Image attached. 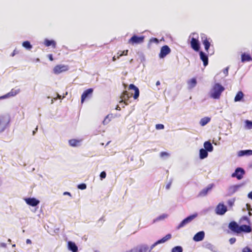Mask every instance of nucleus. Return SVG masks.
<instances>
[{"mask_svg": "<svg viewBox=\"0 0 252 252\" xmlns=\"http://www.w3.org/2000/svg\"><path fill=\"white\" fill-rule=\"evenodd\" d=\"M228 227L232 231L238 234L242 232L250 233L252 231V228L250 225L244 224L239 226L237 223L234 221H231L229 223Z\"/></svg>", "mask_w": 252, "mask_h": 252, "instance_id": "nucleus-1", "label": "nucleus"}, {"mask_svg": "<svg viewBox=\"0 0 252 252\" xmlns=\"http://www.w3.org/2000/svg\"><path fill=\"white\" fill-rule=\"evenodd\" d=\"M224 89V87L220 83H215L211 90L210 97L214 99H219Z\"/></svg>", "mask_w": 252, "mask_h": 252, "instance_id": "nucleus-2", "label": "nucleus"}, {"mask_svg": "<svg viewBox=\"0 0 252 252\" xmlns=\"http://www.w3.org/2000/svg\"><path fill=\"white\" fill-rule=\"evenodd\" d=\"M132 94H129L126 91H124L120 96V100L119 101L120 104H124V105L122 106L123 108L125 107V105H127L130 103L129 98L131 97Z\"/></svg>", "mask_w": 252, "mask_h": 252, "instance_id": "nucleus-3", "label": "nucleus"}, {"mask_svg": "<svg viewBox=\"0 0 252 252\" xmlns=\"http://www.w3.org/2000/svg\"><path fill=\"white\" fill-rule=\"evenodd\" d=\"M200 38L201 42L204 46L205 50L206 52H208L209 49L211 46V42L212 39L210 37H208L207 35L204 33L200 34Z\"/></svg>", "mask_w": 252, "mask_h": 252, "instance_id": "nucleus-4", "label": "nucleus"}, {"mask_svg": "<svg viewBox=\"0 0 252 252\" xmlns=\"http://www.w3.org/2000/svg\"><path fill=\"white\" fill-rule=\"evenodd\" d=\"M192 34L193 35H196V37L191 38L190 40V46L195 51H199L200 47L198 40V35L196 33H192Z\"/></svg>", "mask_w": 252, "mask_h": 252, "instance_id": "nucleus-5", "label": "nucleus"}, {"mask_svg": "<svg viewBox=\"0 0 252 252\" xmlns=\"http://www.w3.org/2000/svg\"><path fill=\"white\" fill-rule=\"evenodd\" d=\"M144 36L134 35L128 40V43L131 45L141 44L144 42Z\"/></svg>", "mask_w": 252, "mask_h": 252, "instance_id": "nucleus-6", "label": "nucleus"}, {"mask_svg": "<svg viewBox=\"0 0 252 252\" xmlns=\"http://www.w3.org/2000/svg\"><path fill=\"white\" fill-rule=\"evenodd\" d=\"M69 69L67 65L58 64L56 65L53 68V72L56 74H59L63 72H65Z\"/></svg>", "mask_w": 252, "mask_h": 252, "instance_id": "nucleus-7", "label": "nucleus"}, {"mask_svg": "<svg viewBox=\"0 0 252 252\" xmlns=\"http://www.w3.org/2000/svg\"><path fill=\"white\" fill-rule=\"evenodd\" d=\"M197 216V214H194L192 215H190L184 220H183L181 223L179 224L177 227V229H180V228L184 226L186 224L189 223L191 222L194 219H195Z\"/></svg>", "mask_w": 252, "mask_h": 252, "instance_id": "nucleus-8", "label": "nucleus"}, {"mask_svg": "<svg viewBox=\"0 0 252 252\" xmlns=\"http://www.w3.org/2000/svg\"><path fill=\"white\" fill-rule=\"evenodd\" d=\"M94 90L92 88L88 89L85 90L81 95V102L83 103L87 98H90L93 93Z\"/></svg>", "mask_w": 252, "mask_h": 252, "instance_id": "nucleus-9", "label": "nucleus"}, {"mask_svg": "<svg viewBox=\"0 0 252 252\" xmlns=\"http://www.w3.org/2000/svg\"><path fill=\"white\" fill-rule=\"evenodd\" d=\"M244 174V170L241 168L239 167L236 168L235 172L232 174V177H236L238 180H240L243 178Z\"/></svg>", "mask_w": 252, "mask_h": 252, "instance_id": "nucleus-10", "label": "nucleus"}, {"mask_svg": "<svg viewBox=\"0 0 252 252\" xmlns=\"http://www.w3.org/2000/svg\"><path fill=\"white\" fill-rule=\"evenodd\" d=\"M227 211V207L222 203H219L216 209V213L218 215H222Z\"/></svg>", "mask_w": 252, "mask_h": 252, "instance_id": "nucleus-11", "label": "nucleus"}, {"mask_svg": "<svg viewBox=\"0 0 252 252\" xmlns=\"http://www.w3.org/2000/svg\"><path fill=\"white\" fill-rule=\"evenodd\" d=\"M214 184H209L206 188L202 189L198 193V197H204L207 195L208 192L210 191L214 187Z\"/></svg>", "mask_w": 252, "mask_h": 252, "instance_id": "nucleus-12", "label": "nucleus"}, {"mask_svg": "<svg viewBox=\"0 0 252 252\" xmlns=\"http://www.w3.org/2000/svg\"><path fill=\"white\" fill-rule=\"evenodd\" d=\"M171 52L170 48L167 45H164L161 48L159 57L160 58H164Z\"/></svg>", "mask_w": 252, "mask_h": 252, "instance_id": "nucleus-13", "label": "nucleus"}, {"mask_svg": "<svg viewBox=\"0 0 252 252\" xmlns=\"http://www.w3.org/2000/svg\"><path fill=\"white\" fill-rule=\"evenodd\" d=\"M26 203L31 206L34 207L39 203V201L35 198H27L25 199Z\"/></svg>", "mask_w": 252, "mask_h": 252, "instance_id": "nucleus-14", "label": "nucleus"}, {"mask_svg": "<svg viewBox=\"0 0 252 252\" xmlns=\"http://www.w3.org/2000/svg\"><path fill=\"white\" fill-rule=\"evenodd\" d=\"M129 90H133L134 91V94H133V98L134 99H136L139 96V89L136 87L134 84H131L129 85L128 87Z\"/></svg>", "mask_w": 252, "mask_h": 252, "instance_id": "nucleus-15", "label": "nucleus"}, {"mask_svg": "<svg viewBox=\"0 0 252 252\" xmlns=\"http://www.w3.org/2000/svg\"><path fill=\"white\" fill-rule=\"evenodd\" d=\"M171 238V235L170 234H167L165 237H163L162 239L158 240L155 243H154L151 247V250L154 248L157 245L163 243L170 239Z\"/></svg>", "mask_w": 252, "mask_h": 252, "instance_id": "nucleus-16", "label": "nucleus"}, {"mask_svg": "<svg viewBox=\"0 0 252 252\" xmlns=\"http://www.w3.org/2000/svg\"><path fill=\"white\" fill-rule=\"evenodd\" d=\"M7 120L3 116H0V132H2L5 128Z\"/></svg>", "mask_w": 252, "mask_h": 252, "instance_id": "nucleus-17", "label": "nucleus"}, {"mask_svg": "<svg viewBox=\"0 0 252 252\" xmlns=\"http://www.w3.org/2000/svg\"><path fill=\"white\" fill-rule=\"evenodd\" d=\"M200 58L203 62L204 66H206L208 64V57L203 51L199 52Z\"/></svg>", "mask_w": 252, "mask_h": 252, "instance_id": "nucleus-18", "label": "nucleus"}, {"mask_svg": "<svg viewBox=\"0 0 252 252\" xmlns=\"http://www.w3.org/2000/svg\"><path fill=\"white\" fill-rule=\"evenodd\" d=\"M205 236V233L203 231L197 232L193 237V240L198 242L202 240Z\"/></svg>", "mask_w": 252, "mask_h": 252, "instance_id": "nucleus-19", "label": "nucleus"}, {"mask_svg": "<svg viewBox=\"0 0 252 252\" xmlns=\"http://www.w3.org/2000/svg\"><path fill=\"white\" fill-rule=\"evenodd\" d=\"M81 142V139H72L68 141V143L71 147H77L80 145Z\"/></svg>", "mask_w": 252, "mask_h": 252, "instance_id": "nucleus-20", "label": "nucleus"}, {"mask_svg": "<svg viewBox=\"0 0 252 252\" xmlns=\"http://www.w3.org/2000/svg\"><path fill=\"white\" fill-rule=\"evenodd\" d=\"M44 44L46 47L51 46L53 48H55L56 47V42L53 40L45 39L44 41Z\"/></svg>", "mask_w": 252, "mask_h": 252, "instance_id": "nucleus-21", "label": "nucleus"}, {"mask_svg": "<svg viewBox=\"0 0 252 252\" xmlns=\"http://www.w3.org/2000/svg\"><path fill=\"white\" fill-rule=\"evenodd\" d=\"M137 252H147L149 250L148 246L146 245H141L136 247Z\"/></svg>", "mask_w": 252, "mask_h": 252, "instance_id": "nucleus-22", "label": "nucleus"}, {"mask_svg": "<svg viewBox=\"0 0 252 252\" xmlns=\"http://www.w3.org/2000/svg\"><path fill=\"white\" fill-rule=\"evenodd\" d=\"M68 249L72 252H77L78 251V248L75 244L72 242H68Z\"/></svg>", "mask_w": 252, "mask_h": 252, "instance_id": "nucleus-23", "label": "nucleus"}, {"mask_svg": "<svg viewBox=\"0 0 252 252\" xmlns=\"http://www.w3.org/2000/svg\"><path fill=\"white\" fill-rule=\"evenodd\" d=\"M238 155L239 157L244 156L245 155H252V150H241L238 153Z\"/></svg>", "mask_w": 252, "mask_h": 252, "instance_id": "nucleus-24", "label": "nucleus"}, {"mask_svg": "<svg viewBox=\"0 0 252 252\" xmlns=\"http://www.w3.org/2000/svg\"><path fill=\"white\" fill-rule=\"evenodd\" d=\"M204 147L205 150L208 152H212L213 150V147L209 141H206L204 143Z\"/></svg>", "mask_w": 252, "mask_h": 252, "instance_id": "nucleus-25", "label": "nucleus"}, {"mask_svg": "<svg viewBox=\"0 0 252 252\" xmlns=\"http://www.w3.org/2000/svg\"><path fill=\"white\" fill-rule=\"evenodd\" d=\"M241 61L242 62H250L252 61V58L249 54L244 53L241 55Z\"/></svg>", "mask_w": 252, "mask_h": 252, "instance_id": "nucleus-26", "label": "nucleus"}, {"mask_svg": "<svg viewBox=\"0 0 252 252\" xmlns=\"http://www.w3.org/2000/svg\"><path fill=\"white\" fill-rule=\"evenodd\" d=\"M208 151L204 149H201L199 151V157L201 159L206 158L208 155Z\"/></svg>", "mask_w": 252, "mask_h": 252, "instance_id": "nucleus-27", "label": "nucleus"}, {"mask_svg": "<svg viewBox=\"0 0 252 252\" xmlns=\"http://www.w3.org/2000/svg\"><path fill=\"white\" fill-rule=\"evenodd\" d=\"M244 97V94L242 92L239 91L237 93L234 98L235 102L239 101L242 100Z\"/></svg>", "mask_w": 252, "mask_h": 252, "instance_id": "nucleus-28", "label": "nucleus"}, {"mask_svg": "<svg viewBox=\"0 0 252 252\" xmlns=\"http://www.w3.org/2000/svg\"><path fill=\"white\" fill-rule=\"evenodd\" d=\"M211 120V119L209 117H204L202 118L199 122L200 125L201 126H204L208 124Z\"/></svg>", "mask_w": 252, "mask_h": 252, "instance_id": "nucleus-29", "label": "nucleus"}, {"mask_svg": "<svg viewBox=\"0 0 252 252\" xmlns=\"http://www.w3.org/2000/svg\"><path fill=\"white\" fill-rule=\"evenodd\" d=\"M20 92V90L19 89H12L9 93H8V95H9L10 97L14 96Z\"/></svg>", "mask_w": 252, "mask_h": 252, "instance_id": "nucleus-30", "label": "nucleus"}, {"mask_svg": "<svg viewBox=\"0 0 252 252\" xmlns=\"http://www.w3.org/2000/svg\"><path fill=\"white\" fill-rule=\"evenodd\" d=\"M196 83H197V82H196V79L194 78L191 79L188 82L189 87L190 89L196 86Z\"/></svg>", "mask_w": 252, "mask_h": 252, "instance_id": "nucleus-31", "label": "nucleus"}, {"mask_svg": "<svg viewBox=\"0 0 252 252\" xmlns=\"http://www.w3.org/2000/svg\"><path fill=\"white\" fill-rule=\"evenodd\" d=\"M22 45L24 47L28 50H31L32 48V46L29 41H25L23 42Z\"/></svg>", "mask_w": 252, "mask_h": 252, "instance_id": "nucleus-32", "label": "nucleus"}, {"mask_svg": "<svg viewBox=\"0 0 252 252\" xmlns=\"http://www.w3.org/2000/svg\"><path fill=\"white\" fill-rule=\"evenodd\" d=\"M183 249L181 246H176L174 247L171 251V252H182Z\"/></svg>", "mask_w": 252, "mask_h": 252, "instance_id": "nucleus-33", "label": "nucleus"}, {"mask_svg": "<svg viewBox=\"0 0 252 252\" xmlns=\"http://www.w3.org/2000/svg\"><path fill=\"white\" fill-rule=\"evenodd\" d=\"M246 126L249 129L252 128V122L250 121L249 120H246Z\"/></svg>", "mask_w": 252, "mask_h": 252, "instance_id": "nucleus-34", "label": "nucleus"}, {"mask_svg": "<svg viewBox=\"0 0 252 252\" xmlns=\"http://www.w3.org/2000/svg\"><path fill=\"white\" fill-rule=\"evenodd\" d=\"M128 53V50H124L123 51L121 52V55H119L118 56H117V59H119L120 57L122 56H126Z\"/></svg>", "mask_w": 252, "mask_h": 252, "instance_id": "nucleus-35", "label": "nucleus"}, {"mask_svg": "<svg viewBox=\"0 0 252 252\" xmlns=\"http://www.w3.org/2000/svg\"><path fill=\"white\" fill-rule=\"evenodd\" d=\"M78 188L80 189H85L87 188V186L85 184L82 183L78 185Z\"/></svg>", "mask_w": 252, "mask_h": 252, "instance_id": "nucleus-36", "label": "nucleus"}, {"mask_svg": "<svg viewBox=\"0 0 252 252\" xmlns=\"http://www.w3.org/2000/svg\"><path fill=\"white\" fill-rule=\"evenodd\" d=\"M169 156V154L166 152H162L160 153V157L161 158L167 157Z\"/></svg>", "mask_w": 252, "mask_h": 252, "instance_id": "nucleus-37", "label": "nucleus"}, {"mask_svg": "<svg viewBox=\"0 0 252 252\" xmlns=\"http://www.w3.org/2000/svg\"><path fill=\"white\" fill-rule=\"evenodd\" d=\"M164 128V126L162 124H157L156 125V128L157 129H163Z\"/></svg>", "mask_w": 252, "mask_h": 252, "instance_id": "nucleus-38", "label": "nucleus"}, {"mask_svg": "<svg viewBox=\"0 0 252 252\" xmlns=\"http://www.w3.org/2000/svg\"><path fill=\"white\" fill-rule=\"evenodd\" d=\"M158 40L157 38L153 37L150 39V43H155L158 44Z\"/></svg>", "mask_w": 252, "mask_h": 252, "instance_id": "nucleus-39", "label": "nucleus"}, {"mask_svg": "<svg viewBox=\"0 0 252 252\" xmlns=\"http://www.w3.org/2000/svg\"><path fill=\"white\" fill-rule=\"evenodd\" d=\"M106 173L105 171H102L100 173V178L101 180H102L106 178Z\"/></svg>", "mask_w": 252, "mask_h": 252, "instance_id": "nucleus-40", "label": "nucleus"}, {"mask_svg": "<svg viewBox=\"0 0 252 252\" xmlns=\"http://www.w3.org/2000/svg\"><path fill=\"white\" fill-rule=\"evenodd\" d=\"M243 220H246L248 221L249 223H250V220L249 219L246 217V216H243L240 219V221H242Z\"/></svg>", "mask_w": 252, "mask_h": 252, "instance_id": "nucleus-41", "label": "nucleus"}, {"mask_svg": "<svg viewBox=\"0 0 252 252\" xmlns=\"http://www.w3.org/2000/svg\"><path fill=\"white\" fill-rule=\"evenodd\" d=\"M242 252H252V251L248 247H245L243 249Z\"/></svg>", "mask_w": 252, "mask_h": 252, "instance_id": "nucleus-42", "label": "nucleus"}, {"mask_svg": "<svg viewBox=\"0 0 252 252\" xmlns=\"http://www.w3.org/2000/svg\"><path fill=\"white\" fill-rule=\"evenodd\" d=\"M236 238H231L229 241L230 244H233L236 242Z\"/></svg>", "mask_w": 252, "mask_h": 252, "instance_id": "nucleus-43", "label": "nucleus"}, {"mask_svg": "<svg viewBox=\"0 0 252 252\" xmlns=\"http://www.w3.org/2000/svg\"><path fill=\"white\" fill-rule=\"evenodd\" d=\"M109 115H107L105 119L104 120L103 123L104 125L107 124L109 122V121H110L109 119L107 121V119H108V118H109Z\"/></svg>", "mask_w": 252, "mask_h": 252, "instance_id": "nucleus-44", "label": "nucleus"}, {"mask_svg": "<svg viewBox=\"0 0 252 252\" xmlns=\"http://www.w3.org/2000/svg\"><path fill=\"white\" fill-rule=\"evenodd\" d=\"M9 97H10V96H9V95H8V93H7L5 95L0 96V99L6 98H8Z\"/></svg>", "mask_w": 252, "mask_h": 252, "instance_id": "nucleus-45", "label": "nucleus"}, {"mask_svg": "<svg viewBox=\"0 0 252 252\" xmlns=\"http://www.w3.org/2000/svg\"><path fill=\"white\" fill-rule=\"evenodd\" d=\"M126 252H137L136 247Z\"/></svg>", "mask_w": 252, "mask_h": 252, "instance_id": "nucleus-46", "label": "nucleus"}, {"mask_svg": "<svg viewBox=\"0 0 252 252\" xmlns=\"http://www.w3.org/2000/svg\"><path fill=\"white\" fill-rule=\"evenodd\" d=\"M167 217V215L164 214L162 216H159L158 219H159V220H161V219H163L166 218Z\"/></svg>", "mask_w": 252, "mask_h": 252, "instance_id": "nucleus-47", "label": "nucleus"}, {"mask_svg": "<svg viewBox=\"0 0 252 252\" xmlns=\"http://www.w3.org/2000/svg\"><path fill=\"white\" fill-rule=\"evenodd\" d=\"M48 57L51 61H53L54 60L53 55L52 54H49L48 55Z\"/></svg>", "mask_w": 252, "mask_h": 252, "instance_id": "nucleus-48", "label": "nucleus"}, {"mask_svg": "<svg viewBox=\"0 0 252 252\" xmlns=\"http://www.w3.org/2000/svg\"><path fill=\"white\" fill-rule=\"evenodd\" d=\"M248 197L249 198L252 199V191L249 193V194L248 195Z\"/></svg>", "mask_w": 252, "mask_h": 252, "instance_id": "nucleus-49", "label": "nucleus"}, {"mask_svg": "<svg viewBox=\"0 0 252 252\" xmlns=\"http://www.w3.org/2000/svg\"><path fill=\"white\" fill-rule=\"evenodd\" d=\"M26 243L27 244H32V241L29 239H28L26 240Z\"/></svg>", "mask_w": 252, "mask_h": 252, "instance_id": "nucleus-50", "label": "nucleus"}, {"mask_svg": "<svg viewBox=\"0 0 252 252\" xmlns=\"http://www.w3.org/2000/svg\"><path fill=\"white\" fill-rule=\"evenodd\" d=\"M63 194H64V195H69V196H71V194H70V192H64L63 193Z\"/></svg>", "mask_w": 252, "mask_h": 252, "instance_id": "nucleus-51", "label": "nucleus"}, {"mask_svg": "<svg viewBox=\"0 0 252 252\" xmlns=\"http://www.w3.org/2000/svg\"><path fill=\"white\" fill-rule=\"evenodd\" d=\"M228 204H229L230 206H232V205H233V202H232V201H230V200H229V201H228Z\"/></svg>", "mask_w": 252, "mask_h": 252, "instance_id": "nucleus-52", "label": "nucleus"}, {"mask_svg": "<svg viewBox=\"0 0 252 252\" xmlns=\"http://www.w3.org/2000/svg\"><path fill=\"white\" fill-rule=\"evenodd\" d=\"M116 109L120 111L121 110V107L119 105H117Z\"/></svg>", "mask_w": 252, "mask_h": 252, "instance_id": "nucleus-53", "label": "nucleus"}, {"mask_svg": "<svg viewBox=\"0 0 252 252\" xmlns=\"http://www.w3.org/2000/svg\"><path fill=\"white\" fill-rule=\"evenodd\" d=\"M117 59V57L116 58V56H115L112 58V61L114 62Z\"/></svg>", "mask_w": 252, "mask_h": 252, "instance_id": "nucleus-54", "label": "nucleus"}, {"mask_svg": "<svg viewBox=\"0 0 252 252\" xmlns=\"http://www.w3.org/2000/svg\"><path fill=\"white\" fill-rule=\"evenodd\" d=\"M37 130V127H36L34 130H33V135H34L35 134V133L36 132V131Z\"/></svg>", "mask_w": 252, "mask_h": 252, "instance_id": "nucleus-55", "label": "nucleus"}, {"mask_svg": "<svg viewBox=\"0 0 252 252\" xmlns=\"http://www.w3.org/2000/svg\"><path fill=\"white\" fill-rule=\"evenodd\" d=\"M0 245H1V247H6V244H4V243H1L0 244Z\"/></svg>", "mask_w": 252, "mask_h": 252, "instance_id": "nucleus-56", "label": "nucleus"}, {"mask_svg": "<svg viewBox=\"0 0 252 252\" xmlns=\"http://www.w3.org/2000/svg\"><path fill=\"white\" fill-rule=\"evenodd\" d=\"M160 83L159 81H158L156 82V85H157V86H158V85H160Z\"/></svg>", "mask_w": 252, "mask_h": 252, "instance_id": "nucleus-57", "label": "nucleus"}, {"mask_svg": "<svg viewBox=\"0 0 252 252\" xmlns=\"http://www.w3.org/2000/svg\"><path fill=\"white\" fill-rule=\"evenodd\" d=\"M121 51H120V52L117 53V56H118L119 55H121Z\"/></svg>", "mask_w": 252, "mask_h": 252, "instance_id": "nucleus-58", "label": "nucleus"}, {"mask_svg": "<svg viewBox=\"0 0 252 252\" xmlns=\"http://www.w3.org/2000/svg\"><path fill=\"white\" fill-rule=\"evenodd\" d=\"M249 215L250 216H252V213H251L250 212H249Z\"/></svg>", "mask_w": 252, "mask_h": 252, "instance_id": "nucleus-59", "label": "nucleus"}, {"mask_svg": "<svg viewBox=\"0 0 252 252\" xmlns=\"http://www.w3.org/2000/svg\"><path fill=\"white\" fill-rule=\"evenodd\" d=\"M225 72H226V73H228V69L227 68L226 69V70H225Z\"/></svg>", "mask_w": 252, "mask_h": 252, "instance_id": "nucleus-60", "label": "nucleus"}, {"mask_svg": "<svg viewBox=\"0 0 252 252\" xmlns=\"http://www.w3.org/2000/svg\"><path fill=\"white\" fill-rule=\"evenodd\" d=\"M225 72H226V73H228V69L227 68L226 69V70H225Z\"/></svg>", "mask_w": 252, "mask_h": 252, "instance_id": "nucleus-61", "label": "nucleus"}, {"mask_svg": "<svg viewBox=\"0 0 252 252\" xmlns=\"http://www.w3.org/2000/svg\"><path fill=\"white\" fill-rule=\"evenodd\" d=\"M15 50H14V52H13V53L12 54V56H13L14 55V54H15V53H14V52H15Z\"/></svg>", "mask_w": 252, "mask_h": 252, "instance_id": "nucleus-62", "label": "nucleus"}, {"mask_svg": "<svg viewBox=\"0 0 252 252\" xmlns=\"http://www.w3.org/2000/svg\"><path fill=\"white\" fill-rule=\"evenodd\" d=\"M167 189H168V188H169V186H167Z\"/></svg>", "mask_w": 252, "mask_h": 252, "instance_id": "nucleus-63", "label": "nucleus"}, {"mask_svg": "<svg viewBox=\"0 0 252 252\" xmlns=\"http://www.w3.org/2000/svg\"><path fill=\"white\" fill-rule=\"evenodd\" d=\"M95 252H99L96 251H95Z\"/></svg>", "mask_w": 252, "mask_h": 252, "instance_id": "nucleus-64", "label": "nucleus"}]
</instances>
